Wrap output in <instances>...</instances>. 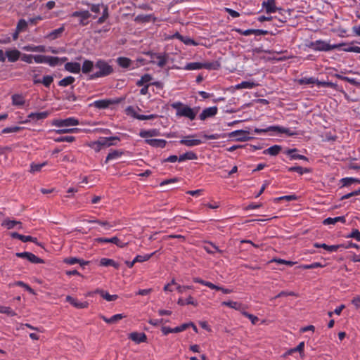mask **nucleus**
<instances>
[{
	"label": "nucleus",
	"instance_id": "44",
	"mask_svg": "<svg viewBox=\"0 0 360 360\" xmlns=\"http://www.w3.org/2000/svg\"><path fill=\"white\" fill-rule=\"evenodd\" d=\"M152 80V77L149 74H146L143 75L140 80H139L136 83L138 86H142L144 83H147Z\"/></svg>",
	"mask_w": 360,
	"mask_h": 360
},
{
	"label": "nucleus",
	"instance_id": "22",
	"mask_svg": "<svg viewBox=\"0 0 360 360\" xmlns=\"http://www.w3.org/2000/svg\"><path fill=\"white\" fill-rule=\"evenodd\" d=\"M18 224L20 226L19 229H21V222L19 221L5 219L1 224L3 226H6L8 229H12Z\"/></svg>",
	"mask_w": 360,
	"mask_h": 360
},
{
	"label": "nucleus",
	"instance_id": "52",
	"mask_svg": "<svg viewBox=\"0 0 360 360\" xmlns=\"http://www.w3.org/2000/svg\"><path fill=\"white\" fill-rule=\"evenodd\" d=\"M283 296H295V297H297V296H298V295L293 291H290V292L281 291L275 297V298L281 297Z\"/></svg>",
	"mask_w": 360,
	"mask_h": 360
},
{
	"label": "nucleus",
	"instance_id": "14",
	"mask_svg": "<svg viewBox=\"0 0 360 360\" xmlns=\"http://www.w3.org/2000/svg\"><path fill=\"white\" fill-rule=\"evenodd\" d=\"M217 112V108L216 106L205 108L200 115V119L205 120V119L215 115Z\"/></svg>",
	"mask_w": 360,
	"mask_h": 360
},
{
	"label": "nucleus",
	"instance_id": "6",
	"mask_svg": "<svg viewBox=\"0 0 360 360\" xmlns=\"http://www.w3.org/2000/svg\"><path fill=\"white\" fill-rule=\"evenodd\" d=\"M146 55L150 56L148 63L157 64L158 67L163 68L169 60V56L167 53L147 52Z\"/></svg>",
	"mask_w": 360,
	"mask_h": 360
},
{
	"label": "nucleus",
	"instance_id": "53",
	"mask_svg": "<svg viewBox=\"0 0 360 360\" xmlns=\"http://www.w3.org/2000/svg\"><path fill=\"white\" fill-rule=\"evenodd\" d=\"M53 77L52 76H49V75H47V76H44L43 77V79L41 81V83H43V84L48 87L49 86V85L51 84V82H53Z\"/></svg>",
	"mask_w": 360,
	"mask_h": 360
},
{
	"label": "nucleus",
	"instance_id": "24",
	"mask_svg": "<svg viewBox=\"0 0 360 360\" xmlns=\"http://www.w3.org/2000/svg\"><path fill=\"white\" fill-rule=\"evenodd\" d=\"M197 158L198 157L195 153L188 151L179 157V162H183L186 160H196Z\"/></svg>",
	"mask_w": 360,
	"mask_h": 360
},
{
	"label": "nucleus",
	"instance_id": "26",
	"mask_svg": "<svg viewBox=\"0 0 360 360\" xmlns=\"http://www.w3.org/2000/svg\"><path fill=\"white\" fill-rule=\"evenodd\" d=\"M48 61L47 63H49L51 66H55L58 64H62L63 62H65L67 58H59L58 57H53V56H48Z\"/></svg>",
	"mask_w": 360,
	"mask_h": 360
},
{
	"label": "nucleus",
	"instance_id": "60",
	"mask_svg": "<svg viewBox=\"0 0 360 360\" xmlns=\"http://www.w3.org/2000/svg\"><path fill=\"white\" fill-rule=\"evenodd\" d=\"M24 49L27 51H44V48L43 46H34V47L27 46V47H25Z\"/></svg>",
	"mask_w": 360,
	"mask_h": 360
},
{
	"label": "nucleus",
	"instance_id": "51",
	"mask_svg": "<svg viewBox=\"0 0 360 360\" xmlns=\"http://www.w3.org/2000/svg\"><path fill=\"white\" fill-rule=\"evenodd\" d=\"M299 84H315L316 82V79L313 77L310 78H302L299 79Z\"/></svg>",
	"mask_w": 360,
	"mask_h": 360
},
{
	"label": "nucleus",
	"instance_id": "31",
	"mask_svg": "<svg viewBox=\"0 0 360 360\" xmlns=\"http://www.w3.org/2000/svg\"><path fill=\"white\" fill-rule=\"evenodd\" d=\"M257 86V84L252 82H243L240 84H238L236 86V89H252L255 86Z\"/></svg>",
	"mask_w": 360,
	"mask_h": 360
},
{
	"label": "nucleus",
	"instance_id": "59",
	"mask_svg": "<svg viewBox=\"0 0 360 360\" xmlns=\"http://www.w3.org/2000/svg\"><path fill=\"white\" fill-rule=\"evenodd\" d=\"M296 199H297L296 195H285V196H282V197H280V198H277L274 200L275 201H278V200H296Z\"/></svg>",
	"mask_w": 360,
	"mask_h": 360
},
{
	"label": "nucleus",
	"instance_id": "56",
	"mask_svg": "<svg viewBox=\"0 0 360 360\" xmlns=\"http://www.w3.org/2000/svg\"><path fill=\"white\" fill-rule=\"evenodd\" d=\"M100 264L105 266H111L113 264V259L103 258L100 261Z\"/></svg>",
	"mask_w": 360,
	"mask_h": 360
},
{
	"label": "nucleus",
	"instance_id": "64",
	"mask_svg": "<svg viewBox=\"0 0 360 360\" xmlns=\"http://www.w3.org/2000/svg\"><path fill=\"white\" fill-rule=\"evenodd\" d=\"M152 290H153L152 288L139 290L136 292V295H143V296L148 295V294H150L152 292Z\"/></svg>",
	"mask_w": 360,
	"mask_h": 360
},
{
	"label": "nucleus",
	"instance_id": "34",
	"mask_svg": "<svg viewBox=\"0 0 360 360\" xmlns=\"http://www.w3.org/2000/svg\"><path fill=\"white\" fill-rule=\"evenodd\" d=\"M222 305H224V306H227V307H229L232 309H235L236 310H240V307L242 306V304L239 302H233V301H225V302H223L221 303Z\"/></svg>",
	"mask_w": 360,
	"mask_h": 360
},
{
	"label": "nucleus",
	"instance_id": "9",
	"mask_svg": "<svg viewBox=\"0 0 360 360\" xmlns=\"http://www.w3.org/2000/svg\"><path fill=\"white\" fill-rule=\"evenodd\" d=\"M120 101L118 100H112V99H104V100H98L94 102V103L90 104L89 106H95L98 109H105L108 108L110 105L118 103Z\"/></svg>",
	"mask_w": 360,
	"mask_h": 360
},
{
	"label": "nucleus",
	"instance_id": "27",
	"mask_svg": "<svg viewBox=\"0 0 360 360\" xmlns=\"http://www.w3.org/2000/svg\"><path fill=\"white\" fill-rule=\"evenodd\" d=\"M281 150V147L278 145L273 146L264 151V154H269L271 155L275 156L279 153Z\"/></svg>",
	"mask_w": 360,
	"mask_h": 360
},
{
	"label": "nucleus",
	"instance_id": "19",
	"mask_svg": "<svg viewBox=\"0 0 360 360\" xmlns=\"http://www.w3.org/2000/svg\"><path fill=\"white\" fill-rule=\"evenodd\" d=\"M20 55V51L16 49L6 51V56H7L8 60L11 62H15L18 60Z\"/></svg>",
	"mask_w": 360,
	"mask_h": 360
},
{
	"label": "nucleus",
	"instance_id": "21",
	"mask_svg": "<svg viewBox=\"0 0 360 360\" xmlns=\"http://www.w3.org/2000/svg\"><path fill=\"white\" fill-rule=\"evenodd\" d=\"M339 221L342 222V223H345V221H346L345 217L343 216L337 217L335 218L328 217L323 220V224L325 225H330V224H335V223L339 222Z\"/></svg>",
	"mask_w": 360,
	"mask_h": 360
},
{
	"label": "nucleus",
	"instance_id": "55",
	"mask_svg": "<svg viewBox=\"0 0 360 360\" xmlns=\"http://www.w3.org/2000/svg\"><path fill=\"white\" fill-rule=\"evenodd\" d=\"M187 328H188V325H187V323H186L181 324L179 326L174 328L172 329V330L174 331V333H180L181 331H184V330H186Z\"/></svg>",
	"mask_w": 360,
	"mask_h": 360
},
{
	"label": "nucleus",
	"instance_id": "18",
	"mask_svg": "<svg viewBox=\"0 0 360 360\" xmlns=\"http://www.w3.org/2000/svg\"><path fill=\"white\" fill-rule=\"evenodd\" d=\"M262 6L265 8L266 13H274L277 10L275 0H267V1H264L262 3Z\"/></svg>",
	"mask_w": 360,
	"mask_h": 360
},
{
	"label": "nucleus",
	"instance_id": "13",
	"mask_svg": "<svg viewBox=\"0 0 360 360\" xmlns=\"http://www.w3.org/2000/svg\"><path fill=\"white\" fill-rule=\"evenodd\" d=\"M93 293L99 294L103 299L105 300L110 302L115 301L117 299L118 296L117 295H110L108 292L104 291L102 289H96L94 292H89V295H91Z\"/></svg>",
	"mask_w": 360,
	"mask_h": 360
},
{
	"label": "nucleus",
	"instance_id": "63",
	"mask_svg": "<svg viewBox=\"0 0 360 360\" xmlns=\"http://www.w3.org/2000/svg\"><path fill=\"white\" fill-rule=\"evenodd\" d=\"M352 303L355 306L356 309L360 308V296H356L354 297L352 300Z\"/></svg>",
	"mask_w": 360,
	"mask_h": 360
},
{
	"label": "nucleus",
	"instance_id": "12",
	"mask_svg": "<svg viewBox=\"0 0 360 360\" xmlns=\"http://www.w3.org/2000/svg\"><path fill=\"white\" fill-rule=\"evenodd\" d=\"M145 142L153 148H164L166 145V141L164 139H152V136H147Z\"/></svg>",
	"mask_w": 360,
	"mask_h": 360
},
{
	"label": "nucleus",
	"instance_id": "49",
	"mask_svg": "<svg viewBox=\"0 0 360 360\" xmlns=\"http://www.w3.org/2000/svg\"><path fill=\"white\" fill-rule=\"evenodd\" d=\"M56 142H68V143H72L75 141V137L74 136H60L58 139H56L54 140Z\"/></svg>",
	"mask_w": 360,
	"mask_h": 360
},
{
	"label": "nucleus",
	"instance_id": "36",
	"mask_svg": "<svg viewBox=\"0 0 360 360\" xmlns=\"http://www.w3.org/2000/svg\"><path fill=\"white\" fill-rule=\"evenodd\" d=\"M22 129H23V127H20V126H13V127H6L2 130V133H4V134L17 133V132H20Z\"/></svg>",
	"mask_w": 360,
	"mask_h": 360
},
{
	"label": "nucleus",
	"instance_id": "23",
	"mask_svg": "<svg viewBox=\"0 0 360 360\" xmlns=\"http://www.w3.org/2000/svg\"><path fill=\"white\" fill-rule=\"evenodd\" d=\"M63 31H64V27H61L58 29H56V30L51 32L49 34H48L46 35V37L50 40L56 39L60 36V34L63 33Z\"/></svg>",
	"mask_w": 360,
	"mask_h": 360
},
{
	"label": "nucleus",
	"instance_id": "5",
	"mask_svg": "<svg viewBox=\"0 0 360 360\" xmlns=\"http://www.w3.org/2000/svg\"><path fill=\"white\" fill-rule=\"evenodd\" d=\"M94 66L96 69H98V71L92 74L90 79L108 76L113 71L112 68L104 60L97 61Z\"/></svg>",
	"mask_w": 360,
	"mask_h": 360
},
{
	"label": "nucleus",
	"instance_id": "25",
	"mask_svg": "<svg viewBox=\"0 0 360 360\" xmlns=\"http://www.w3.org/2000/svg\"><path fill=\"white\" fill-rule=\"evenodd\" d=\"M49 115V112L46 111L41 112H32L28 115V118L32 120H43L45 119Z\"/></svg>",
	"mask_w": 360,
	"mask_h": 360
},
{
	"label": "nucleus",
	"instance_id": "41",
	"mask_svg": "<svg viewBox=\"0 0 360 360\" xmlns=\"http://www.w3.org/2000/svg\"><path fill=\"white\" fill-rule=\"evenodd\" d=\"M20 240L22 242H28V241L33 242V243H36L37 245L42 247V245L37 242V238H34L30 236L22 235Z\"/></svg>",
	"mask_w": 360,
	"mask_h": 360
},
{
	"label": "nucleus",
	"instance_id": "17",
	"mask_svg": "<svg viewBox=\"0 0 360 360\" xmlns=\"http://www.w3.org/2000/svg\"><path fill=\"white\" fill-rule=\"evenodd\" d=\"M65 68L68 72L78 73L81 70V66L79 63H67L65 65Z\"/></svg>",
	"mask_w": 360,
	"mask_h": 360
},
{
	"label": "nucleus",
	"instance_id": "47",
	"mask_svg": "<svg viewBox=\"0 0 360 360\" xmlns=\"http://www.w3.org/2000/svg\"><path fill=\"white\" fill-rule=\"evenodd\" d=\"M27 22L25 20L21 19L18 22L16 30H18V32H22L25 30L27 28Z\"/></svg>",
	"mask_w": 360,
	"mask_h": 360
},
{
	"label": "nucleus",
	"instance_id": "61",
	"mask_svg": "<svg viewBox=\"0 0 360 360\" xmlns=\"http://www.w3.org/2000/svg\"><path fill=\"white\" fill-rule=\"evenodd\" d=\"M134 116L140 120H150V119L155 117V115H136L135 113L134 114Z\"/></svg>",
	"mask_w": 360,
	"mask_h": 360
},
{
	"label": "nucleus",
	"instance_id": "57",
	"mask_svg": "<svg viewBox=\"0 0 360 360\" xmlns=\"http://www.w3.org/2000/svg\"><path fill=\"white\" fill-rule=\"evenodd\" d=\"M347 238H354L360 241V232L357 229H354Z\"/></svg>",
	"mask_w": 360,
	"mask_h": 360
},
{
	"label": "nucleus",
	"instance_id": "62",
	"mask_svg": "<svg viewBox=\"0 0 360 360\" xmlns=\"http://www.w3.org/2000/svg\"><path fill=\"white\" fill-rule=\"evenodd\" d=\"M341 79H342L344 81H347L349 83L356 85V86L360 85V82H357L355 79H352V78L346 77H341Z\"/></svg>",
	"mask_w": 360,
	"mask_h": 360
},
{
	"label": "nucleus",
	"instance_id": "1",
	"mask_svg": "<svg viewBox=\"0 0 360 360\" xmlns=\"http://www.w3.org/2000/svg\"><path fill=\"white\" fill-rule=\"evenodd\" d=\"M79 124L77 120L75 118H68L65 120H56L53 122V124L58 129H56V132L58 134H68V133H103L109 134L110 131L107 129L101 128H89V129H79V128H70V127L76 126Z\"/></svg>",
	"mask_w": 360,
	"mask_h": 360
},
{
	"label": "nucleus",
	"instance_id": "48",
	"mask_svg": "<svg viewBox=\"0 0 360 360\" xmlns=\"http://www.w3.org/2000/svg\"><path fill=\"white\" fill-rule=\"evenodd\" d=\"M242 314L243 316H245V317L248 318L251 321L252 324H255L259 320L257 316H256L253 314H249L247 311H242Z\"/></svg>",
	"mask_w": 360,
	"mask_h": 360
},
{
	"label": "nucleus",
	"instance_id": "30",
	"mask_svg": "<svg viewBox=\"0 0 360 360\" xmlns=\"http://www.w3.org/2000/svg\"><path fill=\"white\" fill-rule=\"evenodd\" d=\"M12 103L14 105H22L25 103V100L22 95L14 94L12 96Z\"/></svg>",
	"mask_w": 360,
	"mask_h": 360
},
{
	"label": "nucleus",
	"instance_id": "11",
	"mask_svg": "<svg viewBox=\"0 0 360 360\" xmlns=\"http://www.w3.org/2000/svg\"><path fill=\"white\" fill-rule=\"evenodd\" d=\"M129 338L136 344L146 342L147 341V336L144 333H131L129 334Z\"/></svg>",
	"mask_w": 360,
	"mask_h": 360
},
{
	"label": "nucleus",
	"instance_id": "4",
	"mask_svg": "<svg viewBox=\"0 0 360 360\" xmlns=\"http://www.w3.org/2000/svg\"><path fill=\"white\" fill-rule=\"evenodd\" d=\"M171 107L176 110L177 117H185L191 120H193L197 115L198 110L183 104L181 102H176L171 104Z\"/></svg>",
	"mask_w": 360,
	"mask_h": 360
},
{
	"label": "nucleus",
	"instance_id": "50",
	"mask_svg": "<svg viewBox=\"0 0 360 360\" xmlns=\"http://www.w3.org/2000/svg\"><path fill=\"white\" fill-rule=\"evenodd\" d=\"M343 182V186H348L352 183H360V179H354V178H344L342 179Z\"/></svg>",
	"mask_w": 360,
	"mask_h": 360
},
{
	"label": "nucleus",
	"instance_id": "32",
	"mask_svg": "<svg viewBox=\"0 0 360 360\" xmlns=\"http://www.w3.org/2000/svg\"><path fill=\"white\" fill-rule=\"evenodd\" d=\"M123 315L122 314H115L114 316H112L111 318L110 319H108L103 316H101V318L103 319V320L107 323H114L117 321H118L119 320H121L122 318H123Z\"/></svg>",
	"mask_w": 360,
	"mask_h": 360
},
{
	"label": "nucleus",
	"instance_id": "42",
	"mask_svg": "<svg viewBox=\"0 0 360 360\" xmlns=\"http://www.w3.org/2000/svg\"><path fill=\"white\" fill-rule=\"evenodd\" d=\"M202 68V63H191L186 65L185 69L188 70H198Z\"/></svg>",
	"mask_w": 360,
	"mask_h": 360
},
{
	"label": "nucleus",
	"instance_id": "7",
	"mask_svg": "<svg viewBox=\"0 0 360 360\" xmlns=\"http://www.w3.org/2000/svg\"><path fill=\"white\" fill-rule=\"evenodd\" d=\"M216 136H202V139H195V136H184L180 141L181 144L188 147H193L205 143L207 139H214Z\"/></svg>",
	"mask_w": 360,
	"mask_h": 360
},
{
	"label": "nucleus",
	"instance_id": "39",
	"mask_svg": "<svg viewBox=\"0 0 360 360\" xmlns=\"http://www.w3.org/2000/svg\"><path fill=\"white\" fill-rule=\"evenodd\" d=\"M290 172H297V173L302 174L304 173H308L310 172L309 169L307 168H302V167L297 166V167H292L288 169Z\"/></svg>",
	"mask_w": 360,
	"mask_h": 360
},
{
	"label": "nucleus",
	"instance_id": "46",
	"mask_svg": "<svg viewBox=\"0 0 360 360\" xmlns=\"http://www.w3.org/2000/svg\"><path fill=\"white\" fill-rule=\"evenodd\" d=\"M34 60L37 63H47L48 61V56H41V55H37L33 56Z\"/></svg>",
	"mask_w": 360,
	"mask_h": 360
},
{
	"label": "nucleus",
	"instance_id": "16",
	"mask_svg": "<svg viewBox=\"0 0 360 360\" xmlns=\"http://www.w3.org/2000/svg\"><path fill=\"white\" fill-rule=\"evenodd\" d=\"M72 17H81L82 20H80V24L82 25H86V22H84L86 19H88L91 14L88 11H75L72 13Z\"/></svg>",
	"mask_w": 360,
	"mask_h": 360
},
{
	"label": "nucleus",
	"instance_id": "54",
	"mask_svg": "<svg viewBox=\"0 0 360 360\" xmlns=\"http://www.w3.org/2000/svg\"><path fill=\"white\" fill-rule=\"evenodd\" d=\"M63 262L68 264H75L80 262V259L76 257H68L64 259Z\"/></svg>",
	"mask_w": 360,
	"mask_h": 360
},
{
	"label": "nucleus",
	"instance_id": "2",
	"mask_svg": "<svg viewBox=\"0 0 360 360\" xmlns=\"http://www.w3.org/2000/svg\"><path fill=\"white\" fill-rule=\"evenodd\" d=\"M252 131L255 133H274V134H286L288 135H296L297 133L290 131L289 129L278 127V126H271L265 129H258L255 128L253 131H251L250 129H242V130H236L232 132H230L228 135H246L250 134Z\"/></svg>",
	"mask_w": 360,
	"mask_h": 360
},
{
	"label": "nucleus",
	"instance_id": "40",
	"mask_svg": "<svg viewBox=\"0 0 360 360\" xmlns=\"http://www.w3.org/2000/svg\"><path fill=\"white\" fill-rule=\"evenodd\" d=\"M118 64L122 68H128L130 65L131 60L124 57H120L117 59Z\"/></svg>",
	"mask_w": 360,
	"mask_h": 360
},
{
	"label": "nucleus",
	"instance_id": "29",
	"mask_svg": "<svg viewBox=\"0 0 360 360\" xmlns=\"http://www.w3.org/2000/svg\"><path fill=\"white\" fill-rule=\"evenodd\" d=\"M296 151H297L296 148L289 149L286 151V153L290 156L291 159H300V160H308L307 157H305L302 155L295 154V152H296Z\"/></svg>",
	"mask_w": 360,
	"mask_h": 360
},
{
	"label": "nucleus",
	"instance_id": "3",
	"mask_svg": "<svg viewBox=\"0 0 360 360\" xmlns=\"http://www.w3.org/2000/svg\"><path fill=\"white\" fill-rule=\"evenodd\" d=\"M119 141V136L101 137L96 141L86 143V145L93 148L96 152H98L102 148L115 145Z\"/></svg>",
	"mask_w": 360,
	"mask_h": 360
},
{
	"label": "nucleus",
	"instance_id": "20",
	"mask_svg": "<svg viewBox=\"0 0 360 360\" xmlns=\"http://www.w3.org/2000/svg\"><path fill=\"white\" fill-rule=\"evenodd\" d=\"M336 47H337L336 45L330 46V44H328L324 41H317V45L315 48V50L316 51H329V50H331Z\"/></svg>",
	"mask_w": 360,
	"mask_h": 360
},
{
	"label": "nucleus",
	"instance_id": "35",
	"mask_svg": "<svg viewBox=\"0 0 360 360\" xmlns=\"http://www.w3.org/2000/svg\"><path fill=\"white\" fill-rule=\"evenodd\" d=\"M47 164L46 162H44L41 164H35V163H32L31 165H30V172L31 173H34V172H40L41 168L45 166Z\"/></svg>",
	"mask_w": 360,
	"mask_h": 360
},
{
	"label": "nucleus",
	"instance_id": "58",
	"mask_svg": "<svg viewBox=\"0 0 360 360\" xmlns=\"http://www.w3.org/2000/svg\"><path fill=\"white\" fill-rule=\"evenodd\" d=\"M108 17V8H107V6H105L103 15L98 18V22L99 24L103 23L107 19Z\"/></svg>",
	"mask_w": 360,
	"mask_h": 360
},
{
	"label": "nucleus",
	"instance_id": "28",
	"mask_svg": "<svg viewBox=\"0 0 360 360\" xmlns=\"http://www.w3.org/2000/svg\"><path fill=\"white\" fill-rule=\"evenodd\" d=\"M94 68V63L92 61L86 60L84 61L82 70L84 74L89 73Z\"/></svg>",
	"mask_w": 360,
	"mask_h": 360
},
{
	"label": "nucleus",
	"instance_id": "33",
	"mask_svg": "<svg viewBox=\"0 0 360 360\" xmlns=\"http://www.w3.org/2000/svg\"><path fill=\"white\" fill-rule=\"evenodd\" d=\"M122 154V151L114 150L108 153V155L106 157L105 162H108L109 160L117 158L120 157Z\"/></svg>",
	"mask_w": 360,
	"mask_h": 360
},
{
	"label": "nucleus",
	"instance_id": "8",
	"mask_svg": "<svg viewBox=\"0 0 360 360\" xmlns=\"http://www.w3.org/2000/svg\"><path fill=\"white\" fill-rule=\"evenodd\" d=\"M15 255L18 257L27 259L28 261H30V262H32L33 264H43V263H44V261L42 259L37 257L33 253H31V252H17L15 254Z\"/></svg>",
	"mask_w": 360,
	"mask_h": 360
},
{
	"label": "nucleus",
	"instance_id": "15",
	"mask_svg": "<svg viewBox=\"0 0 360 360\" xmlns=\"http://www.w3.org/2000/svg\"><path fill=\"white\" fill-rule=\"evenodd\" d=\"M66 301L77 309H84L87 308L89 306V303L87 302H78L76 299L73 298L70 295L66 296Z\"/></svg>",
	"mask_w": 360,
	"mask_h": 360
},
{
	"label": "nucleus",
	"instance_id": "43",
	"mask_svg": "<svg viewBox=\"0 0 360 360\" xmlns=\"http://www.w3.org/2000/svg\"><path fill=\"white\" fill-rule=\"evenodd\" d=\"M219 64L217 62L202 63V68H206L208 70H217L219 68Z\"/></svg>",
	"mask_w": 360,
	"mask_h": 360
},
{
	"label": "nucleus",
	"instance_id": "38",
	"mask_svg": "<svg viewBox=\"0 0 360 360\" xmlns=\"http://www.w3.org/2000/svg\"><path fill=\"white\" fill-rule=\"evenodd\" d=\"M75 82V78L72 76L67 77L59 82V85L65 86L72 84Z\"/></svg>",
	"mask_w": 360,
	"mask_h": 360
},
{
	"label": "nucleus",
	"instance_id": "45",
	"mask_svg": "<svg viewBox=\"0 0 360 360\" xmlns=\"http://www.w3.org/2000/svg\"><path fill=\"white\" fill-rule=\"evenodd\" d=\"M0 313L6 314L11 316H14L16 313L11 310L9 307L0 305Z\"/></svg>",
	"mask_w": 360,
	"mask_h": 360
},
{
	"label": "nucleus",
	"instance_id": "37",
	"mask_svg": "<svg viewBox=\"0 0 360 360\" xmlns=\"http://www.w3.org/2000/svg\"><path fill=\"white\" fill-rule=\"evenodd\" d=\"M155 252H153L150 255H137L134 259V262H143L148 261Z\"/></svg>",
	"mask_w": 360,
	"mask_h": 360
},
{
	"label": "nucleus",
	"instance_id": "10",
	"mask_svg": "<svg viewBox=\"0 0 360 360\" xmlns=\"http://www.w3.org/2000/svg\"><path fill=\"white\" fill-rule=\"evenodd\" d=\"M95 242L111 243L115 244L117 246H118L120 248H124L128 245V243L121 242L120 240L117 236H114L111 238H97L95 239Z\"/></svg>",
	"mask_w": 360,
	"mask_h": 360
}]
</instances>
